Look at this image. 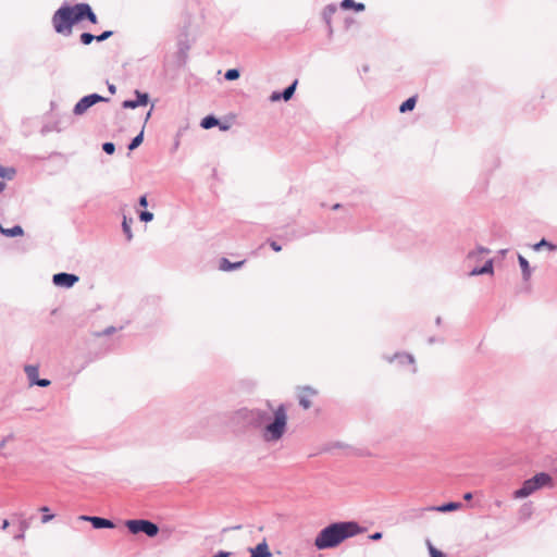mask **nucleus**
<instances>
[{"label": "nucleus", "instance_id": "14", "mask_svg": "<svg viewBox=\"0 0 557 557\" xmlns=\"http://www.w3.org/2000/svg\"><path fill=\"white\" fill-rule=\"evenodd\" d=\"M460 507H461L460 503L451 502V503H447V504H444V505H441V506H432V507L425 508V510L438 511V512H447V511L457 510Z\"/></svg>", "mask_w": 557, "mask_h": 557}, {"label": "nucleus", "instance_id": "30", "mask_svg": "<svg viewBox=\"0 0 557 557\" xmlns=\"http://www.w3.org/2000/svg\"><path fill=\"white\" fill-rule=\"evenodd\" d=\"M487 252H488L487 249L479 248V249H476L474 251L469 252L467 258H468V260L478 259L481 255L487 253Z\"/></svg>", "mask_w": 557, "mask_h": 557}, {"label": "nucleus", "instance_id": "2", "mask_svg": "<svg viewBox=\"0 0 557 557\" xmlns=\"http://www.w3.org/2000/svg\"><path fill=\"white\" fill-rule=\"evenodd\" d=\"M362 529L357 522L343 521L332 523L322 529L314 539V546L319 550L338 546L345 540L360 534Z\"/></svg>", "mask_w": 557, "mask_h": 557}, {"label": "nucleus", "instance_id": "26", "mask_svg": "<svg viewBox=\"0 0 557 557\" xmlns=\"http://www.w3.org/2000/svg\"><path fill=\"white\" fill-rule=\"evenodd\" d=\"M143 140H144V129L137 136H135L133 138V140L128 145V149L129 150L136 149L137 147H139L141 145Z\"/></svg>", "mask_w": 557, "mask_h": 557}, {"label": "nucleus", "instance_id": "46", "mask_svg": "<svg viewBox=\"0 0 557 557\" xmlns=\"http://www.w3.org/2000/svg\"><path fill=\"white\" fill-rule=\"evenodd\" d=\"M9 527V521L7 519L2 522V529H7Z\"/></svg>", "mask_w": 557, "mask_h": 557}, {"label": "nucleus", "instance_id": "49", "mask_svg": "<svg viewBox=\"0 0 557 557\" xmlns=\"http://www.w3.org/2000/svg\"><path fill=\"white\" fill-rule=\"evenodd\" d=\"M109 90L111 94H114L115 92V86L114 85H110L109 86Z\"/></svg>", "mask_w": 557, "mask_h": 557}, {"label": "nucleus", "instance_id": "29", "mask_svg": "<svg viewBox=\"0 0 557 557\" xmlns=\"http://www.w3.org/2000/svg\"><path fill=\"white\" fill-rule=\"evenodd\" d=\"M481 274H493V260H487L483 267L480 268Z\"/></svg>", "mask_w": 557, "mask_h": 557}, {"label": "nucleus", "instance_id": "27", "mask_svg": "<svg viewBox=\"0 0 557 557\" xmlns=\"http://www.w3.org/2000/svg\"><path fill=\"white\" fill-rule=\"evenodd\" d=\"M131 222H132V220L127 221V219L124 218L123 223H122L123 232L126 235V238L128 242L132 240V238H133V233L131 230Z\"/></svg>", "mask_w": 557, "mask_h": 557}, {"label": "nucleus", "instance_id": "52", "mask_svg": "<svg viewBox=\"0 0 557 557\" xmlns=\"http://www.w3.org/2000/svg\"><path fill=\"white\" fill-rule=\"evenodd\" d=\"M150 114H151V111H149V112L147 113L146 120H148V119L150 117Z\"/></svg>", "mask_w": 557, "mask_h": 557}, {"label": "nucleus", "instance_id": "28", "mask_svg": "<svg viewBox=\"0 0 557 557\" xmlns=\"http://www.w3.org/2000/svg\"><path fill=\"white\" fill-rule=\"evenodd\" d=\"M39 510L45 513L42 516V518H41V522L42 523H48V522H50L54 518V515L49 513V508L48 507L44 506Z\"/></svg>", "mask_w": 557, "mask_h": 557}, {"label": "nucleus", "instance_id": "3", "mask_svg": "<svg viewBox=\"0 0 557 557\" xmlns=\"http://www.w3.org/2000/svg\"><path fill=\"white\" fill-rule=\"evenodd\" d=\"M77 22H79V20H76V4H64L59 8L52 16V25L58 34L70 35L73 25Z\"/></svg>", "mask_w": 557, "mask_h": 557}, {"label": "nucleus", "instance_id": "21", "mask_svg": "<svg viewBox=\"0 0 557 557\" xmlns=\"http://www.w3.org/2000/svg\"><path fill=\"white\" fill-rule=\"evenodd\" d=\"M416 103H417L416 97H410L405 102L401 103V106L399 107V111L401 113L411 111L414 109Z\"/></svg>", "mask_w": 557, "mask_h": 557}, {"label": "nucleus", "instance_id": "51", "mask_svg": "<svg viewBox=\"0 0 557 557\" xmlns=\"http://www.w3.org/2000/svg\"><path fill=\"white\" fill-rule=\"evenodd\" d=\"M4 445H5V440H3V441L0 443V448H2Z\"/></svg>", "mask_w": 557, "mask_h": 557}, {"label": "nucleus", "instance_id": "44", "mask_svg": "<svg viewBox=\"0 0 557 557\" xmlns=\"http://www.w3.org/2000/svg\"><path fill=\"white\" fill-rule=\"evenodd\" d=\"M470 275L471 276H475V275H482L481 274V271H480V268H474L470 271Z\"/></svg>", "mask_w": 557, "mask_h": 557}, {"label": "nucleus", "instance_id": "53", "mask_svg": "<svg viewBox=\"0 0 557 557\" xmlns=\"http://www.w3.org/2000/svg\"><path fill=\"white\" fill-rule=\"evenodd\" d=\"M106 333L110 334V333H112V330H107Z\"/></svg>", "mask_w": 557, "mask_h": 557}, {"label": "nucleus", "instance_id": "10", "mask_svg": "<svg viewBox=\"0 0 557 557\" xmlns=\"http://www.w3.org/2000/svg\"><path fill=\"white\" fill-rule=\"evenodd\" d=\"M79 520L90 522L95 529H103V528L111 529L114 527V524L111 520L100 518V517L79 516Z\"/></svg>", "mask_w": 557, "mask_h": 557}, {"label": "nucleus", "instance_id": "22", "mask_svg": "<svg viewBox=\"0 0 557 557\" xmlns=\"http://www.w3.org/2000/svg\"><path fill=\"white\" fill-rule=\"evenodd\" d=\"M219 121L213 115H208L201 120V127L205 129L212 128L213 126L218 125Z\"/></svg>", "mask_w": 557, "mask_h": 557}, {"label": "nucleus", "instance_id": "25", "mask_svg": "<svg viewBox=\"0 0 557 557\" xmlns=\"http://www.w3.org/2000/svg\"><path fill=\"white\" fill-rule=\"evenodd\" d=\"M296 86H297V81H295L290 86L285 88L284 91L281 92L282 99H284L285 101H288L293 97Z\"/></svg>", "mask_w": 557, "mask_h": 557}, {"label": "nucleus", "instance_id": "50", "mask_svg": "<svg viewBox=\"0 0 557 557\" xmlns=\"http://www.w3.org/2000/svg\"><path fill=\"white\" fill-rule=\"evenodd\" d=\"M181 50H182L184 53H186V50H188V47H187V46H186V47H184V48H183V47H181Z\"/></svg>", "mask_w": 557, "mask_h": 557}, {"label": "nucleus", "instance_id": "36", "mask_svg": "<svg viewBox=\"0 0 557 557\" xmlns=\"http://www.w3.org/2000/svg\"><path fill=\"white\" fill-rule=\"evenodd\" d=\"M112 32L111 30H106L103 32L101 35L99 36H96V40L98 41H104L107 40L108 38H110L112 36Z\"/></svg>", "mask_w": 557, "mask_h": 557}, {"label": "nucleus", "instance_id": "1", "mask_svg": "<svg viewBox=\"0 0 557 557\" xmlns=\"http://www.w3.org/2000/svg\"><path fill=\"white\" fill-rule=\"evenodd\" d=\"M268 407L271 409L272 416L260 408H243L238 410L237 414L242 420L259 430L260 437L265 444L275 445L287 432V409L283 404L272 408L268 403Z\"/></svg>", "mask_w": 557, "mask_h": 557}, {"label": "nucleus", "instance_id": "23", "mask_svg": "<svg viewBox=\"0 0 557 557\" xmlns=\"http://www.w3.org/2000/svg\"><path fill=\"white\" fill-rule=\"evenodd\" d=\"M534 251H540L542 248H547L548 250H555L557 247L546 239H541L539 243L532 246Z\"/></svg>", "mask_w": 557, "mask_h": 557}, {"label": "nucleus", "instance_id": "34", "mask_svg": "<svg viewBox=\"0 0 557 557\" xmlns=\"http://www.w3.org/2000/svg\"><path fill=\"white\" fill-rule=\"evenodd\" d=\"M139 219L143 221V222H150L153 220V213H151L150 211H143L140 212L139 214Z\"/></svg>", "mask_w": 557, "mask_h": 557}, {"label": "nucleus", "instance_id": "9", "mask_svg": "<svg viewBox=\"0 0 557 557\" xmlns=\"http://www.w3.org/2000/svg\"><path fill=\"white\" fill-rule=\"evenodd\" d=\"M136 99L135 100H125L122 103V107L125 109H135L140 106H146L149 101L148 94L140 92L138 90L135 91Z\"/></svg>", "mask_w": 557, "mask_h": 557}, {"label": "nucleus", "instance_id": "7", "mask_svg": "<svg viewBox=\"0 0 557 557\" xmlns=\"http://www.w3.org/2000/svg\"><path fill=\"white\" fill-rule=\"evenodd\" d=\"M78 276L65 272L57 273L52 277V282L55 286L71 288L75 283L78 282Z\"/></svg>", "mask_w": 557, "mask_h": 557}, {"label": "nucleus", "instance_id": "20", "mask_svg": "<svg viewBox=\"0 0 557 557\" xmlns=\"http://www.w3.org/2000/svg\"><path fill=\"white\" fill-rule=\"evenodd\" d=\"M243 263H244V261L232 263L227 259L223 258L221 260L220 269L222 271H232V270L239 269L243 265Z\"/></svg>", "mask_w": 557, "mask_h": 557}, {"label": "nucleus", "instance_id": "33", "mask_svg": "<svg viewBox=\"0 0 557 557\" xmlns=\"http://www.w3.org/2000/svg\"><path fill=\"white\" fill-rule=\"evenodd\" d=\"M428 546L431 557H446L441 550L436 549L430 542H428Z\"/></svg>", "mask_w": 557, "mask_h": 557}, {"label": "nucleus", "instance_id": "39", "mask_svg": "<svg viewBox=\"0 0 557 557\" xmlns=\"http://www.w3.org/2000/svg\"><path fill=\"white\" fill-rule=\"evenodd\" d=\"M20 529H21V532L25 533V531L28 529V523L26 520H22L20 522Z\"/></svg>", "mask_w": 557, "mask_h": 557}, {"label": "nucleus", "instance_id": "41", "mask_svg": "<svg viewBox=\"0 0 557 557\" xmlns=\"http://www.w3.org/2000/svg\"><path fill=\"white\" fill-rule=\"evenodd\" d=\"M369 537L372 541H379V540L382 539V533L381 532H375V533L371 534Z\"/></svg>", "mask_w": 557, "mask_h": 557}, {"label": "nucleus", "instance_id": "31", "mask_svg": "<svg viewBox=\"0 0 557 557\" xmlns=\"http://www.w3.org/2000/svg\"><path fill=\"white\" fill-rule=\"evenodd\" d=\"M239 71L237 69L227 70L225 73V79L235 81L239 77Z\"/></svg>", "mask_w": 557, "mask_h": 557}, {"label": "nucleus", "instance_id": "24", "mask_svg": "<svg viewBox=\"0 0 557 557\" xmlns=\"http://www.w3.org/2000/svg\"><path fill=\"white\" fill-rule=\"evenodd\" d=\"M15 173V169L0 165V177L5 180H12Z\"/></svg>", "mask_w": 557, "mask_h": 557}, {"label": "nucleus", "instance_id": "32", "mask_svg": "<svg viewBox=\"0 0 557 557\" xmlns=\"http://www.w3.org/2000/svg\"><path fill=\"white\" fill-rule=\"evenodd\" d=\"M95 39H96V36H94V35H92V34H90V33H83V34L81 35V41H82V44H84V45H89V44H91V42H92V40H95Z\"/></svg>", "mask_w": 557, "mask_h": 557}, {"label": "nucleus", "instance_id": "40", "mask_svg": "<svg viewBox=\"0 0 557 557\" xmlns=\"http://www.w3.org/2000/svg\"><path fill=\"white\" fill-rule=\"evenodd\" d=\"M138 203H139V206H140V207H147V206H148L147 196H145V195H144V196H141V197L139 198Z\"/></svg>", "mask_w": 557, "mask_h": 557}, {"label": "nucleus", "instance_id": "18", "mask_svg": "<svg viewBox=\"0 0 557 557\" xmlns=\"http://www.w3.org/2000/svg\"><path fill=\"white\" fill-rule=\"evenodd\" d=\"M24 371L27 375L30 385H34V381H37L38 377V367L34 364H27L24 368Z\"/></svg>", "mask_w": 557, "mask_h": 557}, {"label": "nucleus", "instance_id": "6", "mask_svg": "<svg viewBox=\"0 0 557 557\" xmlns=\"http://www.w3.org/2000/svg\"><path fill=\"white\" fill-rule=\"evenodd\" d=\"M107 101V98L98 95V94H91L83 97L73 108V113L77 116L83 115L89 108H91L94 104Z\"/></svg>", "mask_w": 557, "mask_h": 557}, {"label": "nucleus", "instance_id": "11", "mask_svg": "<svg viewBox=\"0 0 557 557\" xmlns=\"http://www.w3.org/2000/svg\"><path fill=\"white\" fill-rule=\"evenodd\" d=\"M317 391L310 386H305L301 388L299 394V405L304 409H309L311 407L310 397L314 396Z\"/></svg>", "mask_w": 557, "mask_h": 557}, {"label": "nucleus", "instance_id": "19", "mask_svg": "<svg viewBox=\"0 0 557 557\" xmlns=\"http://www.w3.org/2000/svg\"><path fill=\"white\" fill-rule=\"evenodd\" d=\"M394 360H399L400 363H408L412 366L414 363L413 356L409 354H395L393 357L387 358L388 362H393Z\"/></svg>", "mask_w": 557, "mask_h": 557}, {"label": "nucleus", "instance_id": "17", "mask_svg": "<svg viewBox=\"0 0 557 557\" xmlns=\"http://www.w3.org/2000/svg\"><path fill=\"white\" fill-rule=\"evenodd\" d=\"M337 7L334 3L327 4L322 12L323 20L331 26L332 16L336 13Z\"/></svg>", "mask_w": 557, "mask_h": 557}, {"label": "nucleus", "instance_id": "13", "mask_svg": "<svg viewBox=\"0 0 557 557\" xmlns=\"http://www.w3.org/2000/svg\"><path fill=\"white\" fill-rule=\"evenodd\" d=\"M518 262L521 269L523 281H529L532 275V269L529 264V261L522 255H518Z\"/></svg>", "mask_w": 557, "mask_h": 557}, {"label": "nucleus", "instance_id": "35", "mask_svg": "<svg viewBox=\"0 0 557 557\" xmlns=\"http://www.w3.org/2000/svg\"><path fill=\"white\" fill-rule=\"evenodd\" d=\"M102 149L106 153L112 154L115 151V146L113 143H104Z\"/></svg>", "mask_w": 557, "mask_h": 557}, {"label": "nucleus", "instance_id": "37", "mask_svg": "<svg viewBox=\"0 0 557 557\" xmlns=\"http://www.w3.org/2000/svg\"><path fill=\"white\" fill-rule=\"evenodd\" d=\"M34 385H38L40 387H47L50 385V381L47 379H38L37 381H34Z\"/></svg>", "mask_w": 557, "mask_h": 557}, {"label": "nucleus", "instance_id": "12", "mask_svg": "<svg viewBox=\"0 0 557 557\" xmlns=\"http://www.w3.org/2000/svg\"><path fill=\"white\" fill-rule=\"evenodd\" d=\"M250 554L256 557H272L269 545L265 540L259 543L256 547L249 548Z\"/></svg>", "mask_w": 557, "mask_h": 557}, {"label": "nucleus", "instance_id": "15", "mask_svg": "<svg viewBox=\"0 0 557 557\" xmlns=\"http://www.w3.org/2000/svg\"><path fill=\"white\" fill-rule=\"evenodd\" d=\"M0 233L7 237H16L22 236L24 234V231L20 225H15L11 228H5L0 224Z\"/></svg>", "mask_w": 557, "mask_h": 557}, {"label": "nucleus", "instance_id": "43", "mask_svg": "<svg viewBox=\"0 0 557 557\" xmlns=\"http://www.w3.org/2000/svg\"><path fill=\"white\" fill-rule=\"evenodd\" d=\"M230 555H231V554H230L228 552H223V550H221V552H219L218 554H215V555H214V556H212V557H230Z\"/></svg>", "mask_w": 557, "mask_h": 557}, {"label": "nucleus", "instance_id": "42", "mask_svg": "<svg viewBox=\"0 0 557 557\" xmlns=\"http://www.w3.org/2000/svg\"><path fill=\"white\" fill-rule=\"evenodd\" d=\"M270 246L276 252L282 250V247L276 242H271Z\"/></svg>", "mask_w": 557, "mask_h": 557}, {"label": "nucleus", "instance_id": "5", "mask_svg": "<svg viewBox=\"0 0 557 557\" xmlns=\"http://www.w3.org/2000/svg\"><path fill=\"white\" fill-rule=\"evenodd\" d=\"M126 527L131 533L137 534L139 532L145 533L149 537H153L158 534L159 528L156 523L148 520H127Z\"/></svg>", "mask_w": 557, "mask_h": 557}, {"label": "nucleus", "instance_id": "48", "mask_svg": "<svg viewBox=\"0 0 557 557\" xmlns=\"http://www.w3.org/2000/svg\"><path fill=\"white\" fill-rule=\"evenodd\" d=\"M5 184L0 181V194L4 190Z\"/></svg>", "mask_w": 557, "mask_h": 557}, {"label": "nucleus", "instance_id": "8", "mask_svg": "<svg viewBox=\"0 0 557 557\" xmlns=\"http://www.w3.org/2000/svg\"><path fill=\"white\" fill-rule=\"evenodd\" d=\"M87 18L92 24H96L98 22V18L94 11L91 10L90 5L87 3H77L76 4V20L83 21Z\"/></svg>", "mask_w": 557, "mask_h": 557}, {"label": "nucleus", "instance_id": "4", "mask_svg": "<svg viewBox=\"0 0 557 557\" xmlns=\"http://www.w3.org/2000/svg\"><path fill=\"white\" fill-rule=\"evenodd\" d=\"M550 483L552 478L549 474L545 472L537 473L533 478L525 480L521 488L515 492L513 496L515 498H525L533 494L535 491L549 485Z\"/></svg>", "mask_w": 557, "mask_h": 557}, {"label": "nucleus", "instance_id": "38", "mask_svg": "<svg viewBox=\"0 0 557 557\" xmlns=\"http://www.w3.org/2000/svg\"><path fill=\"white\" fill-rule=\"evenodd\" d=\"M282 99V95L280 92H272V95L270 96V100L275 102V101H278Z\"/></svg>", "mask_w": 557, "mask_h": 557}, {"label": "nucleus", "instance_id": "45", "mask_svg": "<svg viewBox=\"0 0 557 557\" xmlns=\"http://www.w3.org/2000/svg\"><path fill=\"white\" fill-rule=\"evenodd\" d=\"M24 534L23 532L18 533L17 535L14 536L15 540H23L24 539Z\"/></svg>", "mask_w": 557, "mask_h": 557}, {"label": "nucleus", "instance_id": "16", "mask_svg": "<svg viewBox=\"0 0 557 557\" xmlns=\"http://www.w3.org/2000/svg\"><path fill=\"white\" fill-rule=\"evenodd\" d=\"M341 8L344 9V10L354 9L357 12H362L366 9L363 3L355 2L354 0H343L341 2Z\"/></svg>", "mask_w": 557, "mask_h": 557}, {"label": "nucleus", "instance_id": "47", "mask_svg": "<svg viewBox=\"0 0 557 557\" xmlns=\"http://www.w3.org/2000/svg\"><path fill=\"white\" fill-rule=\"evenodd\" d=\"M463 498H465L466 500H469V499H471V498H472V494H471V493H467V494H465Z\"/></svg>", "mask_w": 557, "mask_h": 557}]
</instances>
